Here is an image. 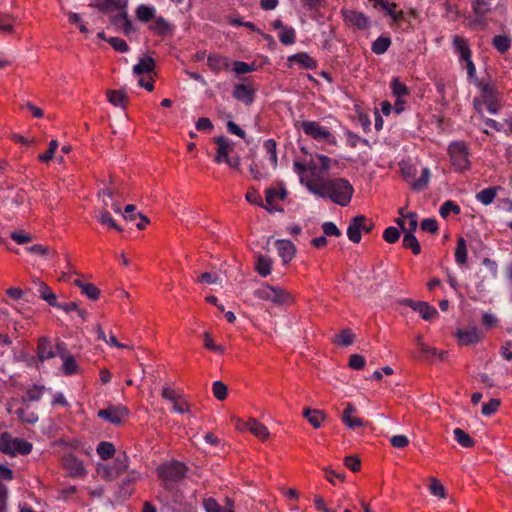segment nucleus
<instances>
[{
  "label": "nucleus",
  "instance_id": "1",
  "mask_svg": "<svg viewBox=\"0 0 512 512\" xmlns=\"http://www.w3.org/2000/svg\"><path fill=\"white\" fill-rule=\"evenodd\" d=\"M301 151L302 156L294 160V170L301 184L305 185L310 192L320 196V154L309 153L304 147Z\"/></svg>",
  "mask_w": 512,
  "mask_h": 512
},
{
  "label": "nucleus",
  "instance_id": "2",
  "mask_svg": "<svg viewBox=\"0 0 512 512\" xmlns=\"http://www.w3.org/2000/svg\"><path fill=\"white\" fill-rule=\"evenodd\" d=\"M354 189L344 178L322 176V197L329 198L333 203L347 206L352 198Z\"/></svg>",
  "mask_w": 512,
  "mask_h": 512
},
{
  "label": "nucleus",
  "instance_id": "3",
  "mask_svg": "<svg viewBox=\"0 0 512 512\" xmlns=\"http://www.w3.org/2000/svg\"><path fill=\"white\" fill-rule=\"evenodd\" d=\"M475 85L480 90V96L475 97L473 105L476 111L482 116L483 107L491 114H496L500 109L499 93L492 82H485L483 80L475 79Z\"/></svg>",
  "mask_w": 512,
  "mask_h": 512
},
{
  "label": "nucleus",
  "instance_id": "4",
  "mask_svg": "<svg viewBox=\"0 0 512 512\" xmlns=\"http://www.w3.org/2000/svg\"><path fill=\"white\" fill-rule=\"evenodd\" d=\"M187 466L180 461H169L160 464L156 473L162 485H178L187 473Z\"/></svg>",
  "mask_w": 512,
  "mask_h": 512
},
{
  "label": "nucleus",
  "instance_id": "5",
  "mask_svg": "<svg viewBox=\"0 0 512 512\" xmlns=\"http://www.w3.org/2000/svg\"><path fill=\"white\" fill-rule=\"evenodd\" d=\"M32 443L21 439L14 438L8 432L0 434V452L9 456L28 455L32 451Z\"/></svg>",
  "mask_w": 512,
  "mask_h": 512
},
{
  "label": "nucleus",
  "instance_id": "6",
  "mask_svg": "<svg viewBox=\"0 0 512 512\" xmlns=\"http://www.w3.org/2000/svg\"><path fill=\"white\" fill-rule=\"evenodd\" d=\"M401 172L406 182L411 185V188L416 191H422L427 188L430 181V170L425 167L421 171V176L415 180L417 169L415 166L408 163H401Z\"/></svg>",
  "mask_w": 512,
  "mask_h": 512
},
{
  "label": "nucleus",
  "instance_id": "7",
  "mask_svg": "<svg viewBox=\"0 0 512 512\" xmlns=\"http://www.w3.org/2000/svg\"><path fill=\"white\" fill-rule=\"evenodd\" d=\"M254 295L261 300H269L277 305H285L293 302V297L287 291L274 286H263L255 290Z\"/></svg>",
  "mask_w": 512,
  "mask_h": 512
},
{
  "label": "nucleus",
  "instance_id": "8",
  "mask_svg": "<svg viewBox=\"0 0 512 512\" xmlns=\"http://www.w3.org/2000/svg\"><path fill=\"white\" fill-rule=\"evenodd\" d=\"M448 151L451 163L457 171H464L470 167L468 147L464 142L450 144Z\"/></svg>",
  "mask_w": 512,
  "mask_h": 512
},
{
  "label": "nucleus",
  "instance_id": "9",
  "mask_svg": "<svg viewBox=\"0 0 512 512\" xmlns=\"http://www.w3.org/2000/svg\"><path fill=\"white\" fill-rule=\"evenodd\" d=\"M373 222L364 215H358L351 219L347 228V237L353 243L361 241V232L369 233L373 229Z\"/></svg>",
  "mask_w": 512,
  "mask_h": 512
},
{
  "label": "nucleus",
  "instance_id": "10",
  "mask_svg": "<svg viewBox=\"0 0 512 512\" xmlns=\"http://www.w3.org/2000/svg\"><path fill=\"white\" fill-rule=\"evenodd\" d=\"M156 498L167 507L181 506L184 502L183 492L178 485H162Z\"/></svg>",
  "mask_w": 512,
  "mask_h": 512
},
{
  "label": "nucleus",
  "instance_id": "11",
  "mask_svg": "<svg viewBox=\"0 0 512 512\" xmlns=\"http://www.w3.org/2000/svg\"><path fill=\"white\" fill-rule=\"evenodd\" d=\"M128 415V409L122 406H110L98 411V417L115 425L120 424Z\"/></svg>",
  "mask_w": 512,
  "mask_h": 512
},
{
  "label": "nucleus",
  "instance_id": "12",
  "mask_svg": "<svg viewBox=\"0 0 512 512\" xmlns=\"http://www.w3.org/2000/svg\"><path fill=\"white\" fill-rule=\"evenodd\" d=\"M344 21L346 24L354 26L358 29H367L370 25L369 18L362 12L356 10H343Z\"/></svg>",
  "mask_w": 512,
  "mask_h": 512
},
{
  "label": "nucleus",
  "instance_id": "13",
  "mask_svg": "<svg viewBox=\"0 0 512 512\" xmlns=\"http://www.w3.org/2000/svg\"><path fill=\"white\" fill-rule=\"evenodd\" d=\"M455 336L459 345L476 344L483 338V333L475 326L469 329H457Z\"/></svg>",
  "mask_w": 512,
  "mask_h": 512
},
{
  "label": "nucleus",
  "instance_id": "14",
  "mask_svg": "<svg viewBox=\"0 0 512 512\" xmlns=\"http://www.w3.org/2000/svg\"><path fill=\"white\" fill-rule=\"evenodd\" d=\"M255 93L256 90L250 85L239 83L234 86L232 95L239 102L250 106L255 101Z\"/></svg>",
  "mask_w": 512,
  "mask_h": 512
},
{
  "label": "nucleus",
  "instance_id": "15",
  "mask_svg": "<svg viewBox=\"0 0 512 512\" xmlns=\"http://www.w3.org/2000/svg\"><path fill=\"white\" fill-rule=\"evenodd\" d=\"M65 468L69 471L72 477H81L86 474L84 465L80 459L74 455H67L63 459Z\"/></svg>",
  "mask_w": 512,
  "mask_h": 512
},
{
  "label": "nucleus",
  "instance_id": "16",
  "mask_svg": "<svg viewBox=\"0 0 512 512\" xmlns=\"http://www.w3.org/2000/svg\"><path fill=\"white\" fill-rule=\"evenodd\" d=\"M286 196H287V191L285 189L276 190L275 188H268L266 190V196H265L267 205L264 206V208L268 212L282 211V209L274 206V202L276 200H284Z\"/></svg>",
  "mask_w": 512,
  "mask_h": 512
},
{
  "label": "nucleus",
  "instance_id": "17",
  "mask_svg": "<svg viewBox=\"0 0 512 512\" xmlns=\"http://www.w3.org/2000/svg\"><path fill=\"white\" fill-rule=\"evenodd\" d=\"M275 246L283 263H288L295 255L296 248L294 244L289 240H277L275 242Z\"/></svg>",
  "mask_w": 512,
  "mask_h": 512
},
{
  "label": "nucleus",
  "instance_id": "18",
  "mask_svg": "<svg viewBox=\"0 0 512 512\" xmlns=\"http://www.w3.org/2000/svg\"><path fill=\"white\" fill-rule=\"evenodd\" d=\"M375 6L383 9L395 22H400L404 18L403 11H396L397 4L389 0H370Z\"/></svg>",
  "mask_w": 512,
  "mask_h": 512
},
{
  "label": "nucleus",
  "instance_id": "19",
  "mask_svg": "<svg viewBox=\"0 0 512 512\" xmlns=\"http://www.w3.org/2000/svg\"><path fill=\"white\" fill-rule=\"evenodd\" d=\"M34 283L36 286V291L41 299L45 300L52 307H54V305H58L56 294L46 283L40 281L39 279L35 280Z\"/></svg>",
  "mask_w": 512,
  "mask_h": 512
},
{
  "label": "nucleus",
  "instance_id": "20",
  "mask_svg": "<svg viewBox=\"0 0 512 512\" xmlns=\"http://www.w3.org/2000/svg\"><path fill=\"white\" fill-rule=\"evenodd\" d=\"M37 355L41 361L49 360L56 356L49 339L45 337L39 339L37 344Z\"/></svg>",
  "mask_w": 512,
  "mask_h": 512
},
{
  "label": "nucleus",
  "instance_id": "21",
  "mask_svg": "<svg viewBox=\"0 0 512 512\" xmlns=\"http://www.w3.org/2000/svg\"><path fill=\"white\" fill-rule=\"evenodd\" d=\"M243 425L247 430H249L253 435L261 440H266L269 437V431L267 427L256 419H250Z\"/></svg>",
  "mask_w": 512,
  "mask_h": 512
},
{
  "label": "nucleus",
  "instance_id": "22",
  "mask_svg": "<svg viewBox=\"0 0 512 512\" xmlns=\"http://www.w3.org/2000/svg\"><path fill=\"white\" fill-rule=\"evenodd\" d=\"M207 64L213 71L228 70L230 68V61L227 57L219 54H211L207 58Z\"/></svg>",
  "mask_w": 512,
  "mask_h": 512
},
{
  "label": "nucleus",
  "instance_id": "23",
  "mask_svg": "<svg viewBox=\"0 0 512 512\" xmlns=\"http://www.w3.org/2000/svg\"><path fill=\"white\" fill-rule=\"evenodd\" d=\"M288 62L290 63V65L297 64L300 67L307 68V69L315 68L317 65L316 60L311 58L306 53H297V54L291 55L288 57Z\"/></svg>",
  "mask_w": 512,
  "mask_h": 512
},
{
  "label": "nucleus",
  "instance_id": "24",
  "mask_svg": "<svg viewBox=\"0 0 512 512\" xmlns=\"http://www.w3.org/2000/svg\"><path fill=\"white\" fill-rule=\"evenodd\" d=\"M141 478L139 472L132 470L129 471L127 476L122 480L120 485L121 494L125 497H128L132 494L133 489L132 485L137 482Z\"/></svg>",
  "mask_w": 512,
  "mask_h": 512
},
{
  "label": "nucleus",
  "instance_id": "25",
  "mask_svg": "<svg viewBox=\"0 0 512 512\" xmlns=\"http://www.w3.org/2000/svg\"><path fill=\"white\" fill-rule=\"evenodd\" d=\"M217 144V155L215 157V162L222 163L228 157V151L231 147V142L224 136H219L214 139Z\"/></svg>",
  "mask_w": 512,
  "mask_h": 512
},
{
  "label": "nucleus",
  "instance_id": "26",
  "mask_svg": "<svg viewBox=\"0 0 512 512\" xmlns=\"http://www.w3.org/2000/svg\"><path fill=\"white\" fill-rule=\"evenodd\" d=\"M344 169V164L336 159L322 155V176H328L330 172L339 173Z\"/></svg>",
  "mask_w": 512,
  "mask_h": 512
},
{
  "label": "nucleus",
  "instance_id": "27",
  "mask_svg": "<svg viewBox=\"0 0 512 512\" xmlns=\"http://www.w3.org/2000/svg\"><path fill=\"white\" fill-rule=\"evenodd\" d=\"M263 148L266 151V158L270 162L272 170H276L278 164L276 141L273 139L265 140L263 143Z\"/></svg>",
  "mask_w": 512,
  "mask_h": 512
},
{
  "label": "nucleus",
  "instance_id": "28",
  "mask_svg": "<svg viewBox=\"0 0 512 512\" xmlns=\"http://www.w3.org/2000/svg\"><path fill=\"white\" fill-rule=\"evenodd\" d=\"M111 22L116 27L121 28L125 35H128L133 31L132 23L128 18L127 12L125 11L114 15L111 19Z\"/></svg>",
  "mask_w": 512,
  "mask_h": 512
},
{
  "label": "nucleus",
  "instance_id": "29",
  "mask_svg": "<svg viewBox=\"0 0 512 512\" xmlns=\"http://www.w3.org/2000/svg\"><path fill=\"white\" fill-rule=\"evenodd\" d=\"M414 311L418 312L426 321L432 320L438 316V311L433 306L423 301H418V303L415 304Z\"/></svg>",
  "mask_w": 512,
  "mask_h": 512
},
{
  "label": "nucleus",
  "instance_id": "30",
  "mask_svg": "<svg viewBox=\"0 0 512 512\" xmlns=\"http://www.w3.org/2000/svg\"><path fill=\"white\" fill-rule=\"evenodd\" d=\"M155 68V60L152 57L140 58L138 63L133 66V72L136 75L151 73Z\"/></svg>",
  "mask_w": 512,
  "mask_h": 512
},
{
  "label": "nucleus",
  "instance_id": "31",
  "mask_svg": "<svg viewBox=\"0 0 512 512\" xmlns=\"http://www.w3.org/2000/svg\"><path fill=\"white\" fill-rule=\"evenodd\" d=\"M156 9L154 6L141 4L136 9L137 18L144 23H147L155 18Z\"/></svg>",
  "mask_w": 512,
  "mask_h": 512
},
{
  "label": "nucleus",
  "instance_id": "32",
  "mask_svg": "<svg viewBox=\"0 0 512 512\" xmlns=\"http://www.w3.org/2000/svg\"><path fill=\"white\" fill-rule=\"evenodd\" d=\"M453 46L457 53H459L461 59L469 60V58L471 57V51L467 44V41L464 38L460 36H455L453 38Z\"/></svg>",
  "mask_w": 512,
  "mask_h": 512
},
{
  "label": "nucleus",
  "instance_id": "33",
  "mask_svg": "<svg viewBox=\"0 0 512 512\" xmlns=\"http://www.w3.org/2000/svg\"><path fill=\"white\" fill-rule=\"evenodd\" d=\"M108 101L116 107H125L127 103V96L123 91L120 90H109L107 91Z\"/></svg>",
  "mask_w": 512,
  "mask_h": 512
},
{
  "label": "nucleus",
  "instance_id": "34",
  "mask_svg": "<svg viewBox=\"0 0 512 512\" xmlns=\"http://www.w3.org/2000/svg\"><path fill=\"white\" fill-rule=\"evenodd\" d=\"M455 261L459 265H464L467 262V244L466 240L460 237L457 241L455 249Z\"/></svg>",
  "mask_w": 512,
  "mask_h": 512
},
{
  "label": "nucleus",
  "instance_id": "35",
  "mask_svg": "<svg viewBox=\"0 0 512 512\" xmlns=\"http://www.w3.org/2000/svg\"><path fill=\"white\" fill-rule=\"evenodd\" d=\"M97 454L102 460H108L115 454V447L111 442L102 441L97 446Z\"/></svg>",
  "mask_w": 512,
  "mask_h": 512
},
{
  "label": "nucleus",
  "instance_id": "36",
  "mask_svg": "<svg viewBox=\"0 0 512 512\" xmlns=\"http://www.w3.org/2000/svg\"><path fill=\"white\" fill-rule=\"evenodd\" d=\"M497 189V187L486 188L476 194V199L484 205H489L494 201Z\"/></svg>",
  "mask_w": 512,
  "mask_h": 512
},
{
  "label": "nucleus",
  "instance_id": "37",
  "mask_svg": "<svg viewBox=\"0 0 512 512\" xmlns=\"http://www.w3.org/2000/svg\"><path fill=\"white\" fill-rule=\"evenodd\" d=\"M455 440L463 447L470 448L473 447L475 441L461 428H455L453 430Z\"/></svg>",
  "mask_w": 512,
  "mask_h": 512
},
{
  "label": "nucleus",
  "instance_id": "38",
  "mask_svg": "<svg viewBox=\"0 0 512 512\" xmlns=\"http://www.w3.org/2000/svg\"><path fill=\"white\" fill-rule=\"evenodd\" d=\"M391 45L389 37L380 36L373 43L371 50L377 55L385 53Z\"/></svg>",
  "mask_w": 512,
  "mask_h": 512
},
{
  "label": "nucleus",
  "instance_id": "39",
  "mask_svg": "<svg viewBox=\"0 0 512 512\" xmlns=\"http://www.w3.org/2000/svg\"><path fill=\"white\" fill-rule=\"evenodd\" d=\"M18 419L23 423L35 424L38 422V415L32 411H29L27 408H19L15 412Z\"/></svg>",
  "mask_w": 512,
  "mask_h": 512
},
{
  "label": "nucleus",
  "instance_id": "40",
  "mask_svg": "<svg viewBox=\"0 0 512 512\" xmlns=\"http://www.w3.org/2000/svg\"><path fill=\"white\" fill-rule=\"evenodd\" d=\"M300 127L305 134L311 136L316 140L320 139V125L317 122L303 121Z\"/></svg>",
  "mask_w": 512,
  "mask_h": 512
},
{
  "label": "nucleus",
  "instance_id": "41",
  "mask_svg": "<svg viewBox=\"0 0 512 512\" xmlns=\"http://www.w3.org/2000/svg\"><path fill=\"white\" fill-rule=\"evenodd\" d=\"M256 270L262 277H266L271 273V260L264 255H259L256 261Z\"/></svg>",
  "mask_w": 512,
  "mask_h": 512
},
{
  "label": "nucleus",
  "instance_id": "42",
  "mask_svg": "<svg viewBox=\"0 0 512 512\" xmlns=\"http://www.w3.org/2000/svg\"><path fill=\"white\" fill-rule=\"evenodd\" d=\"M97 219L102 225H106L109 228L115 229L119 232L122 231V228L115 222L111 214L106 209L99 213Z\"/></svg>",
  "mask_w": 512,
  "mask_h": 512
},
{
  "label": "nucleus",
  "instance_id": "43",
  "mask_svg": "<svg viewBox=\"0 0 512 512\" xmlns=\"http://www.w3.org/2000/svg\"><path fill=\"white\" fill-rule=\"evenodd\" d=\"M403 246L407 249H411L415 255L421 252L420 244L412 233H404Z\"/></svg>",
  "mask_w": 512,
  "mask_h": 512
},
{
  "label": "nucleus",
  "instance_id": "44",
  "mask_svg": "<svg viewBox=\"0 0 512 512\" xmlns=\"http://www.w3.org/2000/svg\"><path fill=\"white\" fill-rule=\"evenodd\" d=\"M95 7L103 13H108L112 10H120L124 8L119 0H104L101 3L95 4Z\"/></svg>",
  "mask_w": 512,
  "mask_h": 512
},
{
  "label": "nucleus",
  "instance_id": "45",
  "mask_svg": "<svg viewBox=\"0 0 512 512\" xmlns=\"http://www.w3.org/2000/svg\"><path fill=\"white\" fill-rule=\"evenodd\" d=\"M494 47L501 53L509 50L511 46V39L506 35H496L492 41Z\"/></svg>",
  "mask_w": 512,
  "mask_h": 512
},
{
  "label": "nucleus",
  "instance_id": "46",
  "mask_svg": "<svg viewBox=\"0 0 512 512\" xmlns=\"http://www.w3.org/2000/svg\"><path fill=\"white\" fill-rule=\"evenodd\" d=\"M390 86L392 93L396 98H402L409 94L407 86L401 83L398 78H393Z\"/></svg>",
  "mask_w": 512,
  "mask_h": 512
},
{
  "label": "nucleus",
  "instance_id": "47",
  "mask_svg": "<svg viewBox=\"0 0 512 512\" xmlns=\"http://www.w3.org/2000/svg\"><path fill=\"white\" fill-rule=\"evenodd\" d=\"M303 417H305L313 427L320 428V414L318 410L306 407L303 410Z\"/></svg>",
  "mask_w": 512,
  "mask_h": 512
},
{
  "label": "nucleus",
  "instance_id": "48",
  "mask_svg": "<svg viewBox=\"0 0 512 512\" xmlns=\"http://www.w3.org/2000/svg\"><path fill=\"white\" fill-rule=\"evenodd\" d=\"M63 360V372L67 376L74 375L78 372V364L76 363L73 356H69L67 358L62 359Z\"/></svg>",
  "mask_w": 512,
  "mask_h": 512
},
{
  "label": "nucleus",
  "instance_id": "49",
  "mask_svg": "<svg viewBox=\"0 0 512 512\" xmlns=\"http://www.w3.org/2000/svg\"><path fill=\"white\" fill-rule=\"evenodd\" d=\"M128 462H129V458L125 452L119 454L116 457L115 463H114V470H115L116 474H121V473L127 471Z\"/></svg>",
  "mask_w": 512,
  "mask_h": 512
},
{
  "label": "nucleus",
  "instance_id": "50",
  "mask_svg": "<svg viewBox=\"0 0 512 512\" xmlns=\"http://www.w3.org/2000/svg\"><path fill=\"white\" fill-rule=\"evenodd\" d=\"M451 212L454 214H459L460 207L453 201L447 200L440 207L439 213L443 218H446Z\"/></svg>",
  "mask_w": 512,
  "mask_h": 512
},
{
  "label": "nucleus",
  "instance_id": "51",
  "mask_svg": "<svg viewBox=\"0 0 512 512\" xmlns=\"http://www.w3.org/2000/svg\"><path fill=\"white\" fill-rule=\"evenodd\" d=\"M43 391L44 386L34 385L33 387L27 390L26 397L23 399V402H25L26 400L32 402L39 401L42 398Z\"/></svg>",
  "mask_w": 512,
  "mask_h": 512
},
{
  "label": "nucleus",
  "instance_id": "52",
  "mask_svg": "<svg viewBox=\"0 0 512 512\" xmlns=\"http://www.w3.org/2000/svg\"><path fill=\"white\" fill-rule=\"evenodd\" d=\"M155 21L151 26V29L159 35H165L169 30L168 22L162 17H155Z\"/></svg>",
  "mask_w": 512,
  "mask_h": 512
},
{
  "label": "nucleus",
  "instance_id": "53",
  "mask_svg": "<svg viewBox=\"0 0 512 512\" xmlns=\"http://www.w3.org/2000/svg\"><path fill=\"white\" fill-rule=\"evenodd\" d=\"M471 8L475 14L481 16L487 14L491 10L490 4L486 0H474L471 4Z\"/></svg>",
  "mask_w": 512,
  "mask_h": 512
},
{
  "label": "nucleus",
  "instance_id": "54",
  "mask_svg": "<svg viewBox=\"0 0 512 512\" xmlns=\"http://www.w3.org/2000/svg\"><path fill=\"white\" fill-rule=\"evenodd\" d=\"M249 171L254 179L261 180L267 178L269 176V171L264 167H259L257 163H251L249 166Z\"/></svg>",
  "mask_w": 512,
  "mask_h": 512
},
{
  "label": "nucleus",
  "instance_id": "55",
  "mask_svg": "<svg viewBox=\"0 0 512 512\" xmlns=\"http://www.w3.org/2000/svg\"><path fill=\"white\" fill-rule=\"evenodd\" d=\"M232 68L236 74L242 75V74H247V73L253 72L255 70V65L248 64V63L242 62V61H234L232 63Z\"/></svg>",
  "mask_w": 512,
  "mask_h": 512
},
{
  "label": "nucleus",
  "instance_id": "56",
  "mask_svg": "<svg viewBox=\"0 0 512 512\" xmlns=\"http://www.w3.org/2000/svg\"><path fill=\"white\" fill-rule=\"evenodd\" d=\"M279 40L284 45H291L295 42V30L292 27H285L279 33Z\"/></svg>",
  "mask_w": 512,
  "mask_h": 512
},
{
  "label": "nucleus",
  "instance_id": "57",
  "mask_svg": "<svg viewBox=\"0 0 512 512\" xmlns=\"http://www.w3.org/2000/svg\"><path fill=\"white\" fill-rule=\"evenodd\" d=\"M500 404V399H490L487 403L483 404L481 412L484 416H490L498 410Z\"/></svg>",
  "mask_w": 512,
  "mask_h": 512
},
{
  "label": "nucleus",
  "instance_id": "58",
  "mask_svg": "<svg viewBox=\"0 0 512 512\" xmlns=\"http://www.w3.org/2000/svg\"><path fill=\"white\" fill-rule=\"evenodd\" d=\"M354 338L355 336L350 330H343L336 335L335 342L343 346H349L354 342Z\"/></svg>",
  "mask_w": 512,
  "mask_h": 512
},
{
  "label": "nucleus",
  "instance_id": "59",
  "mask_svg": "<svg viewBox=\"0 0 512 512\" xmlns=\"http://www.w3.org/2000/svg\"><path fill=\"white\" fill-rule=\"evenodd\" d=\"M406 218L408 220V223L407 225L405 224V230H403V232L414 234L418 227V215L416 212H408L406 214Z\"/></svg>",
  "mask_w": 512,
  "mask_h": 512
},
{
  "label": "nucleus",
  "instance_id": "60",
  "mask_svg": "<svg viewBox=\"0 0 512 512\" xmlns=\"http://www.w3.org/2000/svg\"><path fill=\"white\" fill-rule=\"evenodd\" d=\"M213 395L222 401L227 397V386L221 381H215L212 385Z\"/></svg>",
  "mask_w": 512,
  "mask_h": 512
},
{
  "label": "nucleus",
  "instance_id": "61",
  "mask_svg": "<svg viewBox=\"0 0 512 512\" xmlns=\"http://www.w3.org/2000/svg\"><path fill=\"white\" fill-rule=\"evenodd\" d=\"M107 42L118 52L126 53L129 51V46L125 40L118 37H110Z\"/></svg>",
  "mask_w": 512,
  "mask_h": 512
},
{
  "label": "nucleus",
  "instance_id": "62",
  "mask_svg": "<svg viewBox=\"0 0 512 512\" xmlns=\"http://www.w3.org/2000/svg\"><path fill=\"white\" fill-rule=\"evenodd\" d=\"M429 490L431 494L440 498H446V491L444 486L436 479H431V484L429 486Z\"/></svg>",
  "mask_w": 512,
  "mask_h": 512
},
{
  "label": "nucleus",
  "instance_id": "63",
  "mask_svg": "<svg viewBox=\"0 0 512 512\" xmlns=\"http://www.w3.org/2000/svg\"><path fill=\"white\" fill-rule=\"evenodd\" d=\"M10 238L20 245L26 244L32 240L31 235L23 230L11 232Z\"/></svg>",
  "mask_w": 512,
  "mask_h": 512
},
{
  "label": "nucleus",
  "instance_id": "64",
  "mask_svg": "<svg viewBox=\"0 0 512 512\" xmlns=\"http://www.w3.org/2000/svg\"><path fill=\"white\" fill-rule=\"evenodd\" d=\"M322 230L326 236H342L341 230L331 221L322 223Z\"/></svg>",
  "mask_w": 512,
  "mask_h": 512
}]
</instances>
